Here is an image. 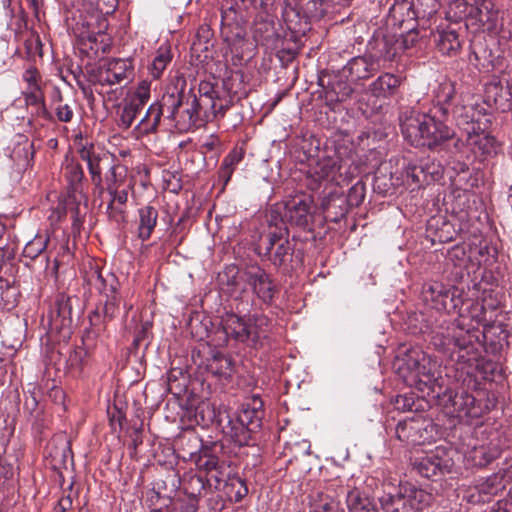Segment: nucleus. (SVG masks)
<instances>
[{
  "instance_id": "f8f14e48",
  "label": "nucleus",
  "mask_w": 512,
  "mask_h": 512,
  "mask_svg": "<svg viewBox=\"0 0 512 512\" xmlns=\"http://www.w3.org/2000/svg\"><path fill=\"white\" fill-rule=\"evenodd\" d=\"M432 495L422 489L409 487L403 493L387 495L381 499L386 512H420L429 506Z\"/></svg>"
},
{
  "instance_id": "423d86ee",
  "label": "nucleus",
  "mask_w": 512,
  "mask_h": 512,
  "mask_svg": "<svg viewBox=\"0 0 512 512\" xmlns=\"http://www.w3.org/2000/svg\"><path fill=\"white\" fill-rule=\"evenodd\" d=\"M401 362L398 371L407 385L421 392L433 391L437 381L436 361L422 350L413 348L404 355Z\"/></svg>"
},
{
  "instance_id": "ea45409f",
  "label": "nucleus",
  "mask_w": 512,
  "mask_h": 512,
  "mask_svg": "<svg viewBox=\"0 0 512 512\" xmlns=\"http://www.w3.org/2000/svg\"><path fill=\"white\" fill-rule=\"evenodd\" d=\"M299 8L307 17L321 20L332 6V0H298Z\"/></svg>"
},
{
  "instance_id": "b1692460",
  "label": "nucleus",
  "mask_w": 512,
  "mask_h": 512,
  "mask_svg": "<svg viewBox=\"0 0 512 512\" xmlns=\"http://www.w3.org/2000/svg\"><path fill=\"white\" fill-rule=\"evenodd\" d=\"M503 445L499 438L492 439L487 444L475 446L468 454V459L474 466L484 467L500 457Z\"/></svg>"
},
{
  "instance_id": "dca6fc26",
  "label": "nucleus",
  "mask_w": 512,
  "mask_h": 512,
  "mask_svg": "<svg viewBox=\"0 0 512 512\" xmlns=\"http://www.w3.org/2000/svg\"><path fill=\"white\" fill-rule=\"evenodd\" d=\"M26 88L22 92L27 106L35 108L36 114L45 120H51L52 114L45 104V95L42 88V76L34 66L27 68L22 75Z\"/></svg>"
},
{
  "instance_id": "37998d69",
  "label": "nucleus",
  "mask_w": 512,
  "mask_h": 512,
  "mask_svg": "<svg viewBox=\"0 0 512 512\" xmlns=\"http://www.w3.org/2000/svg\"><path fill=\"white\" fill-rule=\"evenodd\" d=\"M312 512H343L340 509L339 501H337L334 497L319 492L313 498L312 502Z\"/></svg>"
},
{
  "instance_id": "c85d7f7f",
  "label": "nucleus",
  "mask_w": 512,
  "mask_h": 512,
  "mask_svg": "<svg viewBox=\"0 0 512 512\" xmlns=\"http://www.w3.org/2000/svg\"><path fill=\"white\" fill-rule=\"evenodd\" d=\"M206 369L217 377L227 379L234 371V363L227 355L211 350L206 359Z\"/></svg>"
},
{
  "instance_id": "bb28decb",
  "label": "nucleus",
  "mask_w": 512,
  "mask_h": 512,
  "mask_svg": "<svg viewBox=\"0 0 512 512\" xmlns=\"http://www.w3.org/2000/svg\"><path fill=\"white\" fill-rule=\"evenodd\" d=\"M86 281L88 285L95 288L103 297L109 296V294H118V281L115 276L108 273L105 277L97 267H93L87 272Z\"/></svg>"
},
{
  "instance_id": "c9c22d12",
  "label": "nucleus",
  "mask_w": 512,
  "mask_h": 512,
  "mask_svg": "<svg viewBox=\"0 0 512 512\" xmlns=\"http://www.w3.org/2000/svg\"><path fill=\"white\" fill-rule=\"evenodd\" d=\"M162 117H164V114L158 103H152L147 109L144 117L137 125L138 132L140 134H150L156 132Z\"/></svg>"
},
{
  "instance_id": "8fccbe9b",
  "label": "nucleus",
  "mask_w": 512,
  "mask_h": 512,
  "mask_svg": "<svg viewBox=\"0 0 512 512\" xmlns=\"http://www.w3.org/2000/svg\"><path fill=\"white\" fill-rule=\"evenodd\" d=\"M470 193L462 189H454L448 196L451 202V209L453 213H462L469 206Z\"/></svg>"
},
{
  "instance_id": "0eeeda50",
  "label": "nucleus",
  "mask_w": 512,
  "mask_h": 512,
  "mask_svg": "<svg viewBox=\"0 0 512 512\" xmlns=\"http://www.w3.org/2000/svg\"><path fill=\"white\" fill-rule=\"evenodd\" d=\"M224 275L227 277V285L232 287L231 292L236 291L239 278L263 304H272L277 288L271 275L261 266L248 265L242 271L234 266L227 267Z\"/></svg>"
},
{
  "instance_id": "4be33fe9",
  "label": "nucleus",
  "mask_w": 512,
  "mask_h": 512,
  "mask_svg": "<svg viewBox=\"0 0 512 512\" xmlns=\"http://www.w3.org/2000/svg\"><path fill=\"white\" fill-rule=\"evenodd\" d=\"M466 145L470 148L475 160H486L497 156L494 138L482 133L464 134Z\"/></svg>"
},
{
  "instance_id": "0e129e2a",
  "label": "nucleus",
  "mask_w": 512,
  "mask_h": 512,
  "mask_svg": "<svg viewBox=\"0 0 512 512\" xmlns=\"http://www.w3.org/2000/svg\"><path fill=\"white\" fill-rule=\"evenodd\" d=\"M199 94L200 97L197 98L198 102H201L203 106H208V102H211L212 99L217 97V94L214 90V87L209 82H201L199 84Z\"/></svg>"
},
{
  "instance_id": "aec40b11",
  "label": "nucleus",
  "mask_w": 512,
  "mask_h": 512,
  "mask_svg": "<svg viewBox=\"0 0 512 512\" xmlns=\"http://www.w3.org/2000/svg\"><path fill=\"white\" fill-rule=\"evenodd\" d=\"M484 106L488 109H495L501 112L512 108V93L509 88L503 86L501 82L491 81L485 84Z\"/></svg>"
},
{
  "instance_id": "2f4dec72",
  "label": "nucleus",
  "mask_w": 512,
  "mask_h": 512,
  "mask_svg": "<svg viewBox=\"0 0 512 512\" xmlns=\"http://www.w3.org/2000/svg\"><path fill=\"white\" fill-rule=\"evenodd\" d=\"M183 97L181 93H165L161 100L157 101L164 114V120L169 121L175 127L177 119H179L180 108L183 106Z\"/></svg>"
},
{
  "instance_id": "4468645a",
  "label": "nucleus",
  "mask_w": 512,
  "mask_h": 512,
  "mask_svg": "<svg viewBox=\"0 0 512 512\" xmlns=\"http://www.w3.org/2000/svg\"><path fill=\"white\" fill-rule=\"evenodd\" d=\"M435 427L422 417H413L399 421L395 428V436L406 445H422L434 438Z\"/></svg>"
},
{
  "instance_id": "72a5a7b5",
  "label": "nucleus",
  "mask_w": 512,
  "mask_h": 512,
  "mask_svg": "<svg viewBox=\"0 0 512 512\" xmlns=\"http://www.w3.org/2000/svg\"><path fill=\"white\" fill-rule=\"evenodd\" d=\"M139 224L138 237L146 241L150 238L158 219V211L151 205H146L138 210Z\"/></svg>"
},
{
  "instance_id": "a19ab883",
  "label": "nucleus",
  "mask_w": 512,
  "mask_h": 512,
  "mask_svg": "<svg viewBox=\"0 0 512 512\" xmlns=\"http://www.w3.org/2000/svg\"><path fill=\"white\" fill-rule=\"evenodd\" d=\"M225 494L235 502L241 501L248 494L246 481L238 475H232L223 487Z\"/></svg>"
},
{
  "instance_id": "4c0bfd02",
  "label": "nucleus",
  "mask_w": 512,
  "mask_h": 512,
  "mask_svg": "<svg viewBox=\"0 0 512 512\" xmlns=\"http://www.w3.org/2000/svg\"><path fill=\"white\" fill-rule=\"evenodd\" d=\"M468 60L469 63L478 70L489 71L493 68V57L491 51L480 43L472 46Z\"/></svg>"
},
{
  "instance_id": "6e6d98bb",
  "label": "nucleus",
  "mask_w": 512,
  "mask_h": 512,
  "mask_svg": "<svg viewBox=\"0 0 512 512\" xmlns=\"http://www.w3.org/2000/svg\"><path fill=\"white\" fill-rule=\"evenodd\" d=\"M151 84L147 80L141 81L134 93L127 99L141 107H144L145 104L150 99V91H151Z\"/></svg>"
},
{
  "instance_id": "f257e3e1",
  "label": "nucleus",
  "mask_w": 512,
  "mask_h": 512,
  "mask_svg": "<svg viewBox=\"0 0 512 512\" xmlns=\"http://www.w3.org/2000/svg\"><path fill=\"white\" fill-rule=\"evenodd\" d=\"M486 309L484 303L474 301L466 313L460 315L461 320L456 327H438L431 332L433 346L446 354L451 361L459 365L473 366L483 354L486 327Z\"/></svg>"
},
{
  "instance_id": "f03ea898",
  "label": "nucleus",
  "mask_w": 512,
  "mask_h": 512,
  "mask_svg": "<svg viewBox=\"0 0 512 512\" xmlns=\"http://www.w3.org/2000/svg\"><path fill=\"white\" fill-rule=\"evenodd\" d=\"M472 100V93L460 91L456 82L450 79H444L433 90L435 114H439L444 122L452 117L463 135L486 132L491 124L488 109Z\"/></svg>"
},
{
  "instance_id": "680f3d73",
  "label": "nucleus",
  "mask_w": 512,
  "mask_h": 512,
  "mask_svg": "<svg viewBox=\"0 0 512 512\" xmlns=\"http://www.w3.org/2000/svg\"><path fill=\"white\" fill-rule=\"evenodd\" d=\"M131 187L130 185H123L122 187H110L108 188V193L111 197L110 201L122 204L126 206L128 200V189Z\"/></svg>"
},
{
  "instance_id": "39448f33",
  "label": "nucleus",
  "mask_w": 512,
  "mask_h": 512,
  "mask_svg": "<svg viewBox=\"0 0 512 512\" xmlns=\"http://www.w3.org/2000/svg\"><path fill=\"white\" fill-rule=\"evenodd\" d=\"M271 329V321L265 315H248L241 317L234 313L223 318L225 334L239 343L257 348L263 344Z\"/></svg>"
},
{
  "instance_id": "052dcab7",
  "label": "nucleus",
  "mask_w": 512,
  "mask_h": 512,
  "mask_svg": "<svg viewBox=\"0 0 512 512\" xmlns=\"http://www.w3.org/2000/svg\"><path fill=\"white\" fill-rule=\"evenodd\" d=\"M59 103L54 108L55 115L58 121L60 122H70L74 116L73 108L69 104L61 103V94L58 93Z\"/></svg>"
},
{
  "instance_id": "6ab92c4d",
  "label": "nucleus",
  "mask_w": 512,
  "mask_h": 512,
  "mask_svg": "<svg viewBox=\"0 0 512 512\" xmlns=\"http://www.w3.org/2000/svg\"><path fill=\"white\" fill-rule=\"evenodd\" d=\"M313 200L310 195H296L284 206L285 219L296 226L307 227L312 221Z\"/></svg>"
},
{
  "instance_id": "69168bd1",
  "label": "nucleus",
  "mask_w": 512,
  "mask_h": 512,
  "mask_svg": "<svg viewBox=\"0 0 512 512\" xmlns=\"http://www.w3.org/2000/svg\"><path fill=\"white\" fill-rule=\"evenodd\" d=\"M208 103V106H204V108L209 109L215 117H224L229 108L228 102L220 99L218 96Z\"/></svg>"
},
{
  "instance_id": "2eb2a0df",
  "label": "nucleus",
  "mask_w": 512,
  "mask_h": 512,
  "mask_svg": "<svg viewBox=\"0 0 512 512\" xmlns=\"http://www.w3.org/2000/svg\"><path fill=\"white\" fill-rule=\"evenodd\" d=\"M96 82L102 86L129 83L134 78V64L130 58H111L99 65Z\"/></svg>"
},
{
  "instance_id": "603ef678",
  "label": "nucleus",
  "mask_w": 512,
  "mask_h": 512,
  "mask_svg": "<svg viewBox=\"0 0 512 512\" xmlns=\"http://www.w3.org/2000/svg\"><path fill=\"white\" fill-rule=\"evenodd\" d=\"M223 151L222 143L216 136H209L201 145V153L204 158L214 159L219 158Z\"/></svg>"
},
{
  "instance_id": "9d476101",
  "label": "nucleus",
  "mask_w": 512,
  "mask_h": 512,
  "mask_svg": "<svg viewBox=\"0 0 512 512\" xmlns=\"http://www.w3.org/2000/svg\"><path fill=\"white\" fill-rule=\"evenodd\" d=\"M270 222H275L259 245L260 254L267 256L275 267H281L292 257L294 247L289 241V231L278 209H271Z\"/></svg>"
},
{
  "instance_id": "09e8293b",
  "label": "nucleus",
  "mask_w": 512,
  "mask_h": 512,
  "mask_svg": "<svg viewBox=\"0 0 512 512\" xmlns=\"http://www.w3.org/2000/svg\"><path fill=\"white\" fill-rule=\"evenodd\" d=\"M256 6H251V9L259 10L257 18L263 21L265 31L273 29V22L269 20L272 14L274 0H256Z\"/></svg>"
},
{
  "instance_id": "79ce46f5",
  "label": "nucleus",
  "mask_w": 512,
  "mask_h": 512,
  "mask_svg": "<svg viewBox=\"0 0 512 512\" xmlns=\"http://www.w3.org/2000/svg\"><path fill=\"white\" fill-rule=\"evenodd\" d=\"M127 172V168L120 163L111 165L105 174L107 189L111 186L122 187L123 185H130L131 183L127 181Z\"/></svg>"
},
{
  "instance_id": "e433bc0d",
  "label": "nucleus",
  "mask_w": 512,
  "mask_h": 512,
  "mask_svg": "<svg viewBox=\"0 0 512 512\" xmlns=\"http://www.w3.org/2000/svg\"><path fill=\"white\" fill-rule=\"evenodd\" d=\"M186 105L187 108L180 111L179 119H177L176 128L179 130H188L195 126L199 119V111L204 108L196 96H193L191 102H187Z\"/></svg>"
},
{
  "instance_id": "a211bd4d",
  "label": "nucleus",
  "mask_w": 512,
  "mask_h": 512,
  "mask_svg": "<svg viewBox=\"0 0 512 512\" xmlns=\"http://www.w3.org/2000/svg\"><path fill=\"white\" fill-rule=\"evenodd\" d=\"M458 290L454 287H446L442 283L434 282L423 286L422 299L432 309L438 312L450 311L457 307L455 296Z\"/></svg>"
},
{
  "instance_id": "a878e982",
  "label": "nucleus",
  "mask_w": 512,
  "mask_h": 512,
  "mask_svg": "<svg viewBox=\"0 0 512 512\" xmlns=\"http://www.w3.org/2000/svg\"><path fill=\"white\" fill-rule=\"evenodd\" d=\"M50 323L55 329H64L70 332L72 325V298L60 295L51 311Z\"/></svg>"
},
{
  "instance_id": "864d4df0",
  "label": "nucleus",
  "mask_w": 512,
  "mask_h": 512,
  "mask_svg": "<svg viewBox=\"0 0 512 512\" xmlns=\"http://www.w3.org/2000/svg\"><path fill=\"white\" fill-rule=\"evenodd\" d=\"M504 486L503 475L500 473H495L487 477L478 485L480 492L491 495L497 494Z\"/></svg>"
},
{
  "instance_id": "e2e57ef3",
  "label": "nucleus",
  "mask_w": 512,
  "mask_h": 512,
  "mask_svg": "<svg viewBox=\"0 0 512 512\" xmlns=\"http://www.w3.org/2000/svg\"><path fill=\"white\" fill-rule=\"evenodd\" d=\"M163 180L166 183V189L177 193L182 188L181 178L177 171H163Z\"/></svg>"
},
{
  "instance_id": "58836bf2",
  "label": "nucleus",
  "mask_w": 512,
  "mask_h": 512,
  "mask_svg": "<svg viewBox=\"0 0 512 512\" xmlns=\"http://www.w3.org/2000/svg\"><path fill=\"white\" fill-rule=\"evenodd\" d=\"M172 60L171 47L168 44L161 45L153 58L149 71L154 79H159Z\"/></svg>"
},
{
  "instance_id": "c03bdc74",
  "label": "nucleus",
  "mask_w": 512,
  "mask_h": 512,
  "mask_svg": "<svg viewBox=\"0 0 512 512\" xmlns=\"http://www.w3.org/2000/svg\"><path fill=\"white\" fill-rule=\"evenodd\" d=\"M108 318L104 317V314L95 308L89 314V328L86 329L87 336L93 338L98 337L106 330L107 323L110 322Z\"/></svg>"
},
{
  "instance_id": "3c124183",
  "label": "nucleus",
  "mask_w": 512,
  "mask_h": 512,
  "mask_svg": "<svg viewBox=\"0 0 512 512\" xmlns=\"http://www.w3.org/2000/svg\"><path fill=\"white\" fill-rule=\"evenodd\" d=\"M25 57L28 59L42 56V43L39 36L29 32L24 38Z\"/></svg>"
},
{
  "instance_id": "1a4fd4ad",
  "label": "nucleus",
  "mask_w": 512,
  "mask_h": 512,
  "mask_svg": "<svg viewBox=\"0 0 512 512\" xmlns=\"http://www.w3.org/2000/svg\"><path fill=\"white\" fill-rule=\"evenodd\" d=\"M264 417L263 401L259 396H252L242 404L241 410L235 419H229L225 426L228 434L239 446L247 445L251 434L257 432Z\"/></svg>"
},
{
  "instance_id": "13d9d810",
  "label": "nucleus",
  "mask_w": 512,
  "mask_h": 512,
  "mask_svg": "<svg viewBox=\"0 0 512 512\" xmlns=\"http://www.w3.org/2000/svg\"><path fill=\"white\" fill-rule=\"evenodd\" d=\"M394 406L397 410L402 412L418 410L413 394L397 395L394 400Z\"/></svg>"
},
{
  "instance_id": "473e14b6",
  "label": "nucleus",
  "mask_w": 512,
  "mask_h": 512,
  "mask_svg": "<svg viewBox=\"0 0 512 512\" xmlns=\"http://www.w3.org/2000/svg\"><path fill=\"white\" fill-rule=\"evenodd\" d=\"M434 41L440 53L455 56L461 48L459 35L455 30H441L434 34Z\"/></svg>"
},
{
  "instance_id": "4d7b16f0",
  "label": "nucleus",
  "mask_w": 512,
  "mask_h": 512,
  "mask_svg": "<svg viewBox=\"0 0 512 512\" xmlns=\"http://www.w3.org/2000/svg\"><path fill=\"white\" fill-rule=\"evenodd\" d=\"M254 143L250 141H241L235 148L228 154L225 160H243L245 157H255L253 153Z\"/></svg>"
},
{
  "instance_id": "5701e85b",
  "label": "nucleus",
  "mask_w": 512,
  "mask_h": 512,
  "mask_svg": "<svg viewBox=\"0 0 512 512\" xmlns=\"http://www.w3.org/2000/svg\"><path fill=\"white\" fill-rule=\"evenodd\" d=\"M283 20L287 29L296 35H305L311 29L310 23L318 21L317 19H312V17H307V14L299 8L298 3L295 6L291 4L285 6Z\"/></svg>"
},
{
  "instance_id": "cd10ccee",
  "label": "nucleus",
  "mask_w": 512,
  "mask_h": 512,
  "mask_svg": "<svg viewBox=\"0 0 512 512\" xmlns=\"http://www.w3.org/2000/svg\"><path fill=\"white\" fill-rule=\"evenodd\" d=\"M345 502L348 512H376L373 500L359 487L347 486Z\"/></svg>"
},
{
  "instance_id": "412c9836",
  "label": "nucleus",
  "mask_w": 512,
  "mask_h": 512,
  "mask_svg": "<svg viewBox=\"0 0 512 512\" xmlns=\"http://www.w3.org/2000/svg\"><path fill=\"white\" fill-rule=\"evenodd\" d=\"M380 68L369 56H357L352 58L342 70L344 76L350 78L352 81L367 79L374 75Z\"/></svg>"
},
{
  "instance_id": "c756f323",
  "label": "nucleus",
  "mask_w": 512,
  "mask_h": 512,
  "mask_svg": "<svg viewBox=\"0 0 512 512\" xmlns=\"http://www.w3.org/2000/svg\"><path fill=\"white\" fill-rule=\"evenodd\" d=\"M181 485L184 493L191 499H198L211 494L208 491L203 473L199 470L197 473H185L182 477Z\"/></svg>"
},
{
  "instance_id": "5fc2aeb1",
  "label": "nucleus",
  "mask_w": 512,
  "mask_h": 512,
  "mask_svg": "<svg viewBox=\"0 0 512 512\" xmlns=\"http://www.w3.org/2000/svg\"><path fill=\"white\" fill-rule=\"evenodd\" d=\"M65 177L69 182V186L73 189H77V185L83 178V169L79 162H67L65 165Z\"/></svg>"
},
{
  "instance_id": "f3484780",
  "label": "nucleus",
  "mask_w": 512,
  "mask_h": 512,
  "mask_svg": "<svg viewBox=\"0 0 512 512\" xmlns=\"http://www.w3.org/2000/svg\"><path fill=\"white\" fill-rule=\"evenodd\" d=\"M453 465V460L445 448L438 446L435 450L415 460L413 469L424 478L434 479L450 473Z\"/></svg>"
},
{
  "instance_id": "7ed1b4c3",
  "label": "nucleus",
  "mask_w": 512,
  "mask_h": 512,
  "mask_svg": "<svg viewBox=\"0 0 512 512\" xmlns=\"http://www.w3.org/2000/svg\"><path fill=\"white\" fill-rule=\"evenodd\" d=\"M305 174L306 186L312 191L322 186L324 190L333 186H342L348 184L352 178L347 167L341 162H312L308 165ZM344 203L343 194L336 188H331L327 195L323 196L321 207L327 217L333 213L334 217L331 220L336 221L347 212Z\"/></svg>"
},
{
  "instance_id": "ddd939ff",
  "label": "nucleus",
  "mask_w": 512,
  "mask_h": 512,
  "mask_svg": "<svg viewBox=\"0 0 512 512\" xmlns=\"http://www.w3.org/2000/svg\"><path fill=\"white\" fill-rule=\"evenodd\" d=\"M444 412L451 418L460 421L479 418L483 409L475 397L467 391H450L445 395L443 402Z\"/></svg>"
},
{
  "instance_id": "49530a36",
  "label": "nucleus",
  "mask_w": 512,
  "mask_h": 512,
  "mask_svg": "<svg viewBox=\"0 0 512 512\" xmlns=\"http://www.w3.org/2000/svg\"><path fill=\"white\" fill-rule=\"evenodd\" d=\"M48 242L49 237L47 235H36L25 245L23 256L31 260L36 259L46 249Z\"/></svg>"
},
{
  "instance_id": "de8ad7c7",
  "label": "nucleus",
  "mask_w": 512,
  "mask_h": 512,
  "mask_svg": "<svg viewBox=\"0 0 512 512\" xmlns=\"http://www.w3.org/2000/svg\"><path fill=\"white\" fill-rule=\"evenodd\" d=\"M104 298V301L100 300L96 308L104 314V317L113 320L119 311L120 296L119 294H109Z\"/></svg>"
},
{
  "instance_id": "774afa93",
  "label": "nucleus",
  "mask_w": 512,
  "mask_h": 512,
  "mask_svg": "<svg viewBox=\"0 0 512 512\" xmlns=\"http://www.w3.org/2000/svg\"><path fill=\"white\" fill-rule=\"evenodd\" d=\"M298 50L294 48H282L277 52V57L283 66H288L298 55Z\"/></svg>"
},
{
  "instance_id": "6e6552de",
  "label": "nucleus",
  "mask_w": 512,
  "mask_h": 512,
  "mask_svg": "<svg viewBox=\"0 0 512 512\" xmlns=\"http://www.w3.org/2000/svg\"><path fill=\"white\" fill-rule=\"evenodd\" d=\"M256 3V0H222L221 35L229 46L244 41L251 6H256Z\"/></svg>"
},
{
  "instance_id": "bf43d9fd",
  "label": "nucleus",
  "mask_w": 512,
  "mask_h": 512,
  "mask_svg": "<svg viewBox=\"0 0 512 512\" xmlns=\"http://www.w3.org/2000/svg\"><path fill=\"white\" fill-rule=\"evenodd\" d=\"M107 214L110 220L117 224L125 222L126 210L125 205L117 204L112 201L107 206Z\"/></svg>"
},
{
  "instance_id": "a18cd8bd",
  "label": "nucleus",
  "mask_w": 512,
  "mask_h": 512,
  "mask_svg": "<svg viewBox=\"0 0 512 512\" xmlns=\"http://www.w3.org/2000/svg\"><path fill=\"white\" fill-rule=\"evenodd\" d=\"M142 109L143 107L126 100L119 115L118 125L123 129L130 128Z\"/></svg>"
},
{
  "instance_id": "f704fd0d",
  "label": "nucleus",
  "mask_w": 512,
  "mask_h": 512,
  "mask_svg": "<svg viewBox=\"0 0 512 512\" xmlns=\"http://www.w3.org/2000/svg\"><path fill=\"white\" fill-rule=\"evenodd\" d=\"M399 85L400 80L397 76L384 73L371 84L370 90L376 97H388L396 92Z\"/></svg>"
},
{
  "instance_id": "338daca9",
  "label": "nucleus",
  "mask_w": 512,
  "mask_h": 512,
  "mask_svg": "<svg viewBox=\"0 0 512 512\" xmlns=\"http://www.w3.org/2000/svg\"><path fill=\"white\" fill-rule=\"evenodd\" d=\"M347 198L350 205H360L364 199V185L360 182L353 185L349 190Z\"/></svg>"
},
{
  "instance_id": "20e7f679",
  "label": "nucleus",
  "mask_w": 512,
  "mask_h": 512,
  "mask_svg": "<svg viewBox=\"0 0 512 512\" xmlns=\"http://www.w3.org/2000/svg\"><path fill=\"white\" fill-rule=\"evenodd\" d=\"M399 124L404 140L414 147L433 148L450 139L453 131L444 123L434 107L430 113H422L412 107H404L399 114Z\"/></svg>"
},
{
  "instance_id": "9b49d317",
  "label": "nucleus",
  "mask_w": 512,
  "mask_h": 512,
  "mask_svg": "<svg viewBox=\"0 0 512 512\" xmlns=\"http://www.w3.org/2000/svg\"><path fill=\"white\" fill-rule=\"evenodd\" d=\"M191 457L197 469L203 473L208 491L214 493L223 489L230 475V466L226 461L220 460L213 450L207 446L201 445L197 453L191 452Z\"/></svg>"
},
{
  "instance_id": "7c9ffc66",
  "label": "nucleus",
  "mask_w": 512,
  "mask_h": 512,
  "mask_svg": "<svg viewBox=\"0 0 512 512\" xmlns=\"http://www.w3.org/2000/svg\"><path fill=\"white\" fill-rule=\"evenodd\" d=\"M370 57L379 64L380 61H393L397 55V45L391 39L383 37L369 43Z\"/></svg>"
},
{
  "instance_id": "393cba45",
  "label": "nucleus",
  "mask_w": 512,
  "mask_h": 512,
  "mask_svg": "<svg viewBox=\"0 0 512 512\" xmlns=\"http://www.w3.org/2000/svg\"><path fill=\"white\" fill-rule=\"evenodd\" d=\"M471 19H474L483 30L491 31L496 28L498 11L494 9L491 0H482L475 6H471L468 12Z\"/></svg>"
}]
</instances>
